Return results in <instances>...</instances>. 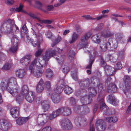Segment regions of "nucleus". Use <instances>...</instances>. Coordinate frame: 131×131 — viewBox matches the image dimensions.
Instances as JSON below:
<instances>
[{"label":"nucleus","mask_w":131,"mask_h":131,"mask_svg":"<svg viewBox=\"0 0 131 131\" xmlns=\"http://www.w3.org/2000/svg\"><path fill=\"white\" fill-rule=\"evenodd\" d=\"M9 128L7 121L5 119L0 120V129L3 131H7Z\"/></svg>","instance_id":"4468645a"},{"label":"nucleus","mask_w":131,"mask_h":131,"mask_svg":"<svg viewBox=\"0 0 131 131\" xmlns=\"http://www.w3.org/2000/svg\"><path fill=\"white\" fill-rule=\"evenodd\" d=\"M32 62L34 65H35L39 68H42L43 67V65L41 64L39 61V59L38 58L35 59Z\"/></svg>","instance_id":"c9c22d12"},{"label":"nucleus","mask_w":131,"mask_h":131,"mask_svg":"<svg viewBox=\"0 0 131 131\" xmlns=\"http://www.w3.org/2000/svg\"><path fill=\"white\" fill-rule=\"evenodd\" d=\"M45 87V83L43 80L41 79L37 84L36 91L38 93H40L43 90Z\"/></svg>","instance_id":"6ab92c4d"},{"label":"nucleus","mask_w":131,"mask_h":131,"mask_svg":"<svg viewBox=\"0 0 131 131\" xmlns=\"http://www.w3.org/2000/svg\"><path fill=\"white\" fill-rule=\"evenodd\" d=\"M43 72V70L42 69H34L33 70V74L36 77L39 78L42 75Z\"/></svg>","instance_id":"bb28decb"},{"label":"nucleus","mask_w":131,"mask_h":131,"mask_svg":"<svg viewBox=\"0 0 131 131\" xmlns=\"http://www.w3.org/2000/svg\"><path fill=\"white\" fill-rule=\"evenodd\" d=\"M57 93L53 94L52 96V99L54 103H57L59 102L60 99L59 96Z\"/></svg>","instance_id":"f704fd0d"},{"label":"nucleus","mask_w":131,"mask_h":131,"mask_svg":"<svg viewBox=\"0 0 131 131\" xmlns=\"http://www.w3.org/2000/svg\"><path fill=\"white\" fill-rule=\"evenodd\" d=\"M91 35L90 32L85 34L82 37L81 39V42H79L77 45V48L79 49L85 48L88 46V43L87 41Z\"/></svg>","instance_id":"f03ea898"},{"label":"nucleus","mask_w":131,"mask_h":131,"mask_svg":"<svg viewBox=\"0 0 131 131\" xmlns=\"http://www.w3.org/2000/svg\"><path fill=\"white\" fill-rule=\"evenodd\" d=\"M28 91L29 89L27 86L26 85H24L21 88L20 94L24 96L29 93Z\"/></svg>","instance_id":"c85d7f7f"},{"label":"nucleus","mask_w":131,"mask_h":131,"mask_svg":"<svg viewBox=\"0 0 131 131\" xmlns=\"http://www.w3.org/2000/svg\"><path fill=\"white\" fill-rule=\"evenodd\" d=\"M11 42L12 45L17 47H18V45L20 43L19 40L16 35L12 37Z\"/></svg>","instance_id":"cd10ccee"},{"label":"nucleus","mask_w":131,"mask_h":131,"mask_svg":"<svg viewBox=\"0 0 131 131\" xmlns=\"http://www.w3.org/2000/svg\"><path fill=\"white\" fill-rule=\"evenodd\" d=\"M11 67L10 63L7 62L6 63L2 68L3 70L6 71L10 69Z\"/></svg>","instance_id":"79ce46f5"},{"label":"nucleus","mask_w":131,"mask_h":131,"mask_svg":"<svg viewBox=\"0 0 131 131\" xmlns=\"http://www.w3.org/2000/svg\"><path fill=\"white\" fill-rule=\"evenodd\" d=\"M32 55L31 54H27L25 56L20 60V61L23 65L27 66L30 63Z\"/></svg>","instance_id":"ddd939ff"},{"label":"nucleus","mask_w":131,"mask_h":131,"mask_svg":"<svg viewBox=\"0 0 131 131\" xmlns=\"http://www.w3.org/2000/svg\"><path fill=\"white\" fill-rule=\"evenodd\" d=\"M88 91L90 93V96H94L97 94V92L96 90L94 88L92 87H90L88 88Z\"/></svg>","instance_id":"e433bc0d"},{"label":"nucleus","mask_w":131,"mask_h":131,"mask_svg":"<svg viewBox=\"0 0 131 131\" xmlns=\"http://www.w3.org/2000/svg\"><path fill=\"white\" fill-rule=\"evenodd\" d=\"M82 107L80 106H77L75 108V112L77 113H79L80 112Z\"/></svg>","instance_id":"774afa93"},{"label":"nucleus","mask_w":131,"mask_h":131,"mask_svg":"<svg viewBox=\"0 0 131 131\" xmlns=\"http://www.w3.org/2000/svg\"><path fill=\"white\" fill-rule=\"evenodd\" d=\"M86 95L81 97L80 98V101L83 105H86V103L87 102L86 99Z\"/></svg>","instance_id":"4d7b16f0"},{"label":"nucleus","mask_w":131,"mask_h":131,"mask_svg":"<svg viewBox=\"0 0 131 131\" xmlns=\"http://www.w3.org/2000/svg\"><path fill=\"white\" fill-rule=\"evenodd\" d=\"M108 45L106 43H104L101 44L100 46V48L102 49V50L105 51L108 48H109Z\"/></svg>","instance_id":"37998d69"},{"label":"nucleus","mask_w":131,"mask_h":131,"mask_svg":"<svg viewBox=\"0 0 131 131\" xmlns=\"http://www.w3.org/2000/svg\"><path fill=\"white\" fill-rule=\"evenodd\" d=\"M19 88L18 86L14 87V88L10 89V91H8L14 97H16L18 95L19 92Z\"/></svg>","instance_id":"5701e85b"},{"label":"nucleus","mask_w":131,"mask_h":131,"mask_svg":"<svg viewBox=\"0 0 131 131\" xmlns=\"http://www.w3.org/2000/svg\"><path fill=\"white\" fill-rule=\"evenodd\" d=\"M56 51L51 49L48 50L45 53V54L43 56V59L45 62L48 61L51 57L55 56Z\"/></svg>","instance_id":"6e6552de"},{"label":"nucleus","mask_w":131,"mask_h":131,"mask_svg":"<svg viewBox=\"0 0 131 131\" xmlns=\"http://www.w3.org/2000/svg\"><path fill=\"white\" fill-rule=\"evenodd\" d=\"M45 35L49 38H51L52 36V34L51 32L48 31L46 32Z\"/></svg>","instance_id":"338daca9"},{"label":"nucleus","mask_w":131,"mask_h":131,"mask_svg":"<svg viewBox=\"0 0 131 131\" xmlns=\"http://www.w3.org/2000/svg\"><path fill=\"white\" fill-rule=\"evenodd\" d=\"M8 81L6 80H3L1 84V89L3 91L6 89L7 86Z\"/></svg>","instance_id":"58836bf2"},{"label":"nucleus","mask_w":131,"mask_h":131,"mask_svg":"<svg viewBox=\"0 0 131 131\" xmlns=\"http://www.w3.org/2000/svg\"><path fill=\"white\" fill-rule=\"evenodd\" d=\"M89 64L86 67V69H89L91 70V69L92 64L94 62L95 59L93 56L90 53Z\"/></svg>","instance_id":"c756f323"},{"label":"nucleus","mask_w":131,"mask_h":131,"mask_svg":"<svg viewBox=\"0 0 131 131\" xmlns=\"http://www.w3.org/2000/svg\"><path fill=\"white\" fill-rule=\"evenodd\" d=\"M100 96H99L97 98V100L99 102H100V106L101 110H102L104 111V114L107 115H110V110L103 101V99H102L100 100Z\"/></svg>","instance_id":"0eeeda50"},{"label":"nucleus","mask_w":131,"mask_h":131,"mask_svg":"<svg viewBox=\"0 0 131 131\" xmlns=\"http://www.w3.org/2000/svg\"><path fill=\"white\" fill-rule=\"evenodd\" d=\"M79 84L80 86L82 88H87L90 84L89 79L87 78L83 79L79 81Z\"/></svg>","instance_id":"dca6fc26"},{"label":"nucleus","mask_w":131,"mask_h":131,"mask_svg":"<svg viewBox=\"0 0 131 131\" xmlns=\"http://www.w3.org/2000/svg\"><path fill=\"white\" fill-rule=\"evenodd\" d=\"M43 49H41L39 48L38 50L35 53V56L36 57H38L39 56H40L43 52Z\"/></svg>","instance_id":"6e6d98bb"},{"label":"nucleus","mask_w":131,"mask_h":131,"mask_svg":"<svg viewBox=\"0 0 131 131\" xmlns=\"http://www.w3.org/2000/svg\"><path fill=\"white\" fill-rule=\"evenodd\" d=\"M25 13L29 16L32 19H37L38 20V18H37L34 14L31 12L27 13L25 12Z\"/></svg>","instance_id":"603ef678"},{"label":"nucleus","mask_w":131,"mask_h":131,"mask_svg":"<svg viewBox=\"0 0 131 131\" xmlns=\"http://www.w3.org/2000/svg\"><path fill=\"white\" fill-rule=\"evenodd\" d=\"M60 124L62 129L65 130H69L73 127L70 121L67 119L62 120L60 123Z\"/></svg>","instance_id":"7ed1b4c3"},{"label":"nucleus","mask_w":131,"mask_h":131,"mask_svg":"<svg viewBox=\"0 0 131 131\" xmlns=\"http://www.w3.org/2000/svg\"><path fill=\"white\" fill-rule=\"evenodd\" d=\"M52 113L54 114V116H55L56 117L61 115L60 108L55 111H53Z\"/></svg>","instance_id":"864d4df0"},{"label":"nucleus","mask_w":131,"mask_h":131,"mask_svg":"<svg viewBox=\"0 0 131 131\" xmlns=\"http://www.w3.org/2000/svg\"><path fill=\"white\" fill-rule=\"evenodd\" d=\"M46 77L48 79H50L53 76V74L52 71L50 69H48L45 72Z\"/></svg>","instance_id":"72a5a7b5"},{"label":"nucleus","mask_w":131,"mask_h":131,"mask_svg":"<svg viewBox=\"0 0 131 131\" xmlns=\"http://www.w3.org/2000/svg\"><path fill=\"white\" fill-rule=\"evenodd\" d=\"M64 81V80L62 79L60 80L58 82L54 89V92L56 93L59 94L63 91V88L64 86L63 85Z\"/></svg>","instance_id":"9d476101"},{"label":"nucleus","mask_w":131,"mask_h":131,"mask_svg":"<svg viewBox=\"0 0 131 131\" xmlns=\"http://www.w3.org/2000/svg\"><path fill=\"white\" fill-rule=\"evenodd\" d=\"M64 91L66 94H69L73 91L72 88L68 85H66L64 89Z\"/></svg>","instance_id":"a19ab883"},{"label":"nucleus","mask_w":131,"mask_h":131,"mask_svg":"<svg viewBox=\"0 0 131 131\" xmlns=\"http://www.w3.org/2000/svg\"><path fill=\"white\" fill-rule=\"evenodd\" d=\"M87 119L82 117H77L75 119L74 122L77 125L84 126L87 125Z\"/></svg>","instance_id":"9b49d317"},{"label":"nucleus","mask_w":131,"mask_h":131,"mask_svg":"<svg viewBox=\"0 0 131 131\" xmlns=\"http://www.w3.org/2000/svg\"><path fill=\"white\" fill-rule=\"evenodd\" d=\"M29 119V117H19L16 120L17 124L19 125H21L24 124Z\"/></svg>","instance_id":"412c9836"},{"label":"nucleus","mask_w":131,"mask_h":131,"mask_svg":"<svg viewBox=\"0 0 131 131\" xmlns=\"http://www.w3.org/2000/svg\"><path fill=\"white\" fill-rule=\"evenodd\" d=\"M11 114L14 118H16L19 116V109L18 107H15L12 108L10 110Z\"/></svg>","instance_id":"f3484780"},{"label":"nucleus","mask_w":131,"mask_h":131,"mask_svg":"<svg viewBox=\"0 0 131 131\" xmlns=\"http://www.w3.org/2000/svg\"><path fill=\"white\" fill-rule=\"evenodd\" d=\"M50 102L48 100H46L43 101L41 103L43 108L45 111L48 110L49 107Z\"/></svg>","instance_id":"473e14b6"},{"label":"nucleus","mask_w":131,"mask_h":131,"mask_svg":"<svg viewBox=\"0 0 131 131\" xmlns=\"http://www.w3.org/2000/svg\"><path fill=\"white\" fill-rule=\"evenodd\" d=\"M105 70L107 76H111L113 74L115 71L114 68L110 66H106L104 68Z\"/></svg>","instance_id":"a211bd4d"},{"label":"nucleus","mask_w":131,"mask_h":131,"mask_svg":"<svg viewBox=\"0 0 131 131\" xmlns=\"http://www.w3.org/2000/svg\"><path fill=\"white\" fill-rule=\"evenodd\" d=\"M113 33L108 30H103L101 32V35L102 36L105 38L111 37L113 36Z\"/></svg>","instance_id":"a878e982"},{"label":"nucleus","mask_w":131,"mask_h":131,"mask_svg":"<svg viewBox=\"0 0 131 131\" xmlns=\"http://www.w3.org/2000/svg\"><path fill=\"white\" fill-rule=\"evenodd\" d=\"M15 26L14 20L8 19L3 22L1 27V28H3L4 29L5 33L8 34L13 32Z\"/></svg>","instance_id":"f257e3e1"},{"label":"nucleus","mask_w":131,"mask_h":131,"mask_svg":"<svg viewBox=\"0 0 131 131\" xmlns=\"http://www.w3.org/2000/svg\"><path fill=\"white\" fill-rule=\"evenodd\" d=\"M35 3L38 9L43 10V9L41 8V7L42 6V3L39 1H35Z\"/></svg>","instance_id":"de8ad7c7"},{"label":"nucleus","mask_w":131,"mask_h":131,"mask_svg":"<svg viewBox=\"0 0 131 131\" xmlns=\"http://www.w3.org/2000/svg\"><path fill=\"white\" fill-rule=\"evenodd\" d=\"M97 130L98 131H104L106 127V123L104 121L100 119L97 121L96 123Z\"/></svg>","instance_id":"1a4fd4ad"},{"label":"nucleus","mask_w":131,"mask_h":131,"mask_svg":"<svg viewBox=\"0 0 131 131\" xmlns=\"http://www.w3.org/2000/svg\"><path fill=\"white\" fill-rule=\"evenodd\" d=\"M100 62L101 66L103 67L106 66V63L102 57H100Z\"/></svg>","instance_id":"680f3d73"},{"label":"nucleus","mask_w":131,"mask_h":131,"mask_svg":"<svg viewBox=\"0 0 131 131\" xmlns=\"http://www.w3.org/2000/svg\"><path fill=\"white\" fill-rule=\"evenodd\" d=\"M41 131H52L51 128L49 126H47L42 129Z\"/></svg>","instance_id":"69168bd1"},{"label":"nucleus","mask_w":131,"mask_h":131,"mask_svg":"<svg viewBox=\"0 0 131 131\" xmlns=\"http://www.w3.org/2000/svg\"><path fill=\"white\" fill-rule=\"evenodd\" d=\"M34 93L32 91H30L29 93L24 96L26 100L29 103H31L34 100L35 95Z\"/></svg>","instance_id":"aec40b11"},{"label":"nucleus","mask_w":131,"mask_h":131,"mask_svg":"<svg viewBox=\"0 0 131 131\" xmlns=\"http://www.w3.org/2000/svg\"><path fill=\"white\" fill-rule=\"evenodd\" d=\"M61 40V38L60 36H58L54 41L53 42V43L52 44L51 46L52 47H53L57 44L59 43Z\"/></svg>","instance_id":"09e8293b"},{"label":"nucleus","mask_w":131,"mask_h":131,"mask_svg":"<svg viewBox=\"0 0 131 131\" xmlns=\"http://www.w3.org/2000/svg\"><path fill=\"white\" fill-rule=\"evenodd\" d=\"M48 115L43 114L38 115L37 117V121L39 125H43L47 122L48 121Z\"/></svg>","instance_id":"20e7f679"},{"label":"nucleus","mask_w":131,"mask_h":131,"mask_svg":"<svg viewBox=\"0 0 131 131\" xmlns=\"http://www.w3.org/2000/svg\"><path fill=\"white\" fill-rule=\"evenodd\" d=\"M86 105L90 104L92 101V97L90 95H86Z\"/></svg>","instance_id":"8fccbe9b"},{"label":"nucleus","mask_w":131,"mask_h":131,"mask_svg":"<svg viewBox=\"0 0 131 131\" xmlns=\"http://www.w3.org/2000/svg\"><path fill=\"white\" fill-rule=\"evenodd\" d=\"M62 67V71L65 74L67 73L69 70V68L67 65H63Z\"/></svg>","instance_id":"49530a36"},{"label":"nucleus","mask_w":131,"mask_h":131,"mask_svg":"<svg viewBox=\"0 0 131 131\" xmlns=\"http://www.w3.org/2000/svg\"><path fill=\"white\" fill-rule=\"evenodd\" d=\"M28 32V30L26 26L24 25L22 27L21 31V35L23 38H24L25 36L27 37Z\"/></svg>","instance_id":"2f4dec72"},{"label":"nucleus","mask_w":131,"mask_h":131,"mask_svg":"<svg viewBox=\"0 0 131 131\" xmlns=\"http://www.w3.org/2000/svg\"><path fill=\"white\" fill-rule=\"evenodd\" d=\"M109 48L112 51L115 50L117 48V43L116 40L111 38L109 39L107 42Z\"/></svg>","instance_id":"2eb2a0df"},{"label":"nucleus","mask_w":131,"mask_h":131,"mask_svg":"<svg viewBox=\"0 0 131 131\" xmlns=\"http://www.w3.org/2000/svg\"><path fill=\"white\" fill-rule=\"evenodd\" d=\"M61 115L64 116H68L71 113V108L67 107H62L60 108Z\"/></svg>","instance_id":"f8f14e48"},{"label":"nucleus","mask_w":131,"mask_h":131,"mask_svg":"<svg viewBox=\"0 0 131 131\" xmlns=\"http://www.w3.org/2000/svg\"><path fill=\"white\" fill-rule=\"evenodd\" d=\"M108 98L110 103L113 105H116L118 104V102L116 100L115 97L112 96V94L109 95Z\"/></svg>","instance_id":"b1692460"},{"label":"nucleus","mask_w":131,"mask_h":131,"mask_svg":"<svg viewBox=\"0 0 131 131\" xmlns=\"http://www.w3.org/2000/svg\"><path fill=\"white\" fill-rule=\"evenodd\" d=\"M125 86L126 89L124 91V92L125 94L127 92H129L130 90L131 79L128 75H125L123 78Z\"/></svg>","instance_id":"39448f33"},{"label":"nucleus","mask_w":131,"mask_h":131,"mask_svg":"<svg viewBox=\"0 0 131 131\" xmlns=\"http://www.w3.org/2000/svg\"><path fill=\"white\" fill-rule=\"evenodd\" d=\"M122 34L121 33H118L116 34V39L118 40H121L122 39Z\"/></svg>","instance_id":"0e129e2a"},{"label":"nucleus","mask_w":131,"mask_h":131,"mask_svg":"<svg viewBox=\"0 0 131 131\" xmlns=\"http://www.w3.org/2000/svg\"><path fill=\"white\" fill-rule=\"evenodd\" d=\"M79 35L77 34L75 32L73 33L72 36V39L69 41V43H72L76 41L78 37H79Z\"/></svg>","instance_id":"4c0bfd02"},{"label":"nucleus","mask_w":131,"mask_h":131,"mask_svg":"<svg viewBox=\"0 0 131 131\" xmlns=\"http://www.w3.org/2000/svg\"><path fill=\"white\" fill-rule=\"evenodd\" d=\"M6 55L3 52H0V60L4 61L6 59Z\"/></svg>","instance_id":"bf43d9fd"},{"label":"nucleus","mask_w":131,"mask_h":131,"mask_svg":"<svg viewBox=\"0 0 131 131\" xmlns=\"http://www.w3.org/2000/svg\"><path fill=\"white\" fill-rule=\"evenodd\" d=\"M17 49V47L15 46H13L12 45V46L9 49V51L10 52L14 53L16 51Z\"/></svg>","instance_id":"5fc2aeb1"},{"label":"nucleus","mask_w":131,"mask_h":131,"mask_svg":"<svg viewBox=\"0 0 131 131\" xmlns=\"http://www.w3.org/2000/svg\"><path fill=\"white\" fill-rule=\"evenodd\" d=\"M38 20L41 23H45L50 24L52 22V21L50 20H42L39 18H38Z\"/></svg>","instance_id":"13d9d810"},{"label":"nucleus","mask_w":131,"mask_h":131,"mask_svg":"<svg viewBox=\"0 0 131 131\" xmlns=\"http://www.w3.org/2000/svg\"><path fill=\"white\" fill-rule=\"evenodd\" d=\"M92 40L95 43H99L100 41V39L98 35H94L91 37Z\"/></svg>","instance_id":"ea45409f"},{"label":"nucleus","mask_w":131,"mask_h":131,"mask_svg":"<svg viewBox=\"0 0 131 131\" xmlns=\"http://www.w3.org/2000/svg\"><path fill=\"white\" fill-rule=\"evenodd\" d=\"M74 52L73 50H70L69 51L68 53V58L70 60H72L74 58Z\"/></svg>","instance_id":"c03bdc74"},{"label":"nucleus","mask_w":131,"mask_h":131,"mask_svg":"<svg viewBox=\"0 0 131 131\" xmlns=\"http://www.w3.org/2000/svg\"><path fill=\"white\" fill-rule=\"evenodd\" d=\"M23 5L20 4L19 6L16 8V10L18 12H22L25 13L26 12L23 10Z\"/></svg>","instance_id":"e2e57ef3"},{"label":"nucleus","mask_w":131,"mask_h":131,"mask_svg":"<svg viewBox=\"0 0 131 131\" xmlns=\"http://www.w3.org/2000/svg\"><path fill=\"white\" fill-rule=\"evenodd\" d=\"M38 42L37 43L36 42H32V44L34 47H36L37 45V46L39 48L40 47V43L42 41V35L41 34L39 33L38 34Z\"/></svg>","instance_id":"7c9ffc66"},{"label":"nucleus","mask_w":131,"mask_h":131,"mask_svg":"<svg viewBox=\"0 0 131 131\" xmlns=\"http://www.w3.org/2000/svg\"><path fill=\"white\" fill-rule=\"evenodd\" d=\"M64 57V56L63 55L61 56L60 55V56H58V57H54L58 61L59 63H61L63 61Z\"/></svg>","instance_id":"a18cd8bd"},{"label":"nucleus","mask_w":131,"mask_h":131,"mask_svg":"<svg viewBox=\"0 0 131 131\" xmlns=\"http://www.w3.org/2000/svg\"><path fill=\"white\" fill-rule=\"evenodd\" d=\"M117 87L114 83H111L108 85L107 89V92L109 93H113L116 92Z\"/></svg>","instance_id":"4be33fe9"},{"label":"nucleus","mask_w":131,"mask_h":131,"mask_svg":"<svg viewBox=\"0 0 131 131\" xmlns=\"http://www.w3.org/2000/svg\"><path fill=\"white\" fill-rule=\"evenodd\" d=\"M16 74L17 77L22 78L26 75V73L24 70L21 69L16 71Z\"/></svg>","instance_id":"393cba45"},{"label":"nucleus","mask_w":131,"mask_h":131,"mask_svg":"<svg viewBox=\"0 0 131 131\" xmlns=\"http://www.w3.org/2000/svg\"><path fill=\"white\" fill-rule=\"evenodd\" d=\"M16 79L14 78H10L8 81L6 89L8 91H10L11 89L18 86Z\"/></svg>","instance_id":"423d86ee"},{"label":"nucleus","mask_w":131,"mask_h":131,"mask_svg":"<svg viewBox=\"0 0 131 131\" xmlns=\"http://www.w3.org/2000/svg\"><path fill=\"white\" fill-rule=\"evenodd\" d=\"M46 88L49 91L51 90L50 82L49 81H47L46 82Z\"/></svg>","instance_id":"052dcab7"},{"label":"nucleus","mask_w":131,"mask_h":131,"mask_svg":"<svg viewBox=\"0 0 131 131\" xmlns=\"http://www.w3.org/2000/svg\"><path fill=\"white\" fill-rule=\"evenodd\" d=\"M122 68V66L121 62H119L116 64L115 66V70L116 71L117 70L121 69Z\"/></svg>","instance_id":"3c124183"}]
</instances>
